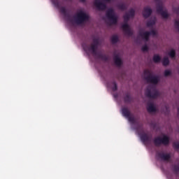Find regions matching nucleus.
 Here are the masks:
<instances>
[{
  "label": "nucleus",
  "instance_id": "nucleus-1",
  "mask_svg": "<svg viewBox=\"0 0 179 179\" xmlns=\"http://www.w3.org/2000/svg\"><path fill=\"white\" fill-rule=\"evenodd\" d=\"M99 45H100V39L94 38L92 39V43H91L90 47L84 46L83 48L85 52L90 51L94 57H96L99 59H102V61H108V57H107V55L97 52Z\"/></svg>",
  "mask_w": 179,
  "mask_h": 179
},
{
  "label": "nucleus",
  "instance_id": "nucleus-2",
  "mask_svg": "<svg viewBox=\"0 0 179 179\" xmlns=\"http://www.w3.org/2000/svg\"><path fill=\"white\" fill-rule=\"evenodd\" d=\"M145 94L149 99H157L159 97V91H157L155 86L150 85L147 87Z\"/></svg>",
  "mask_w": 179,
  "mask_h": 179
},
{
  "label": "nucleus",
  "instance_id": "nucleus-3",
  "mask_svg": "<svg viewBox=\"0 0 179 179\" xmlns=\"http://www.w3.org/2000/svg\"><path fill=\"white\" fill-rule=\"evenodd\" d=\"M145 79L148 83H152V85H157L159 83V77L153 76L152 71L148 69L144 71Z\"/></svg>",
  "mask_w": 179,
  "mask_h": 179
},
{
  "label": "nucleus",
  "instance_id": "nucleus-4",
  "mask_svg": "<svg viewBox=\"0 0 179 179\" xmlns=\"http://www.w3.org/2000/svg\"><path fill=\"white\" fill-rule=\"evenodd\" d=\"M154 145L157 147L161 146L164 145V146H167V145L170 144V137L167 135H163L162 137H157L153 140Z\"/></svg>",
  "mask_w": 179,
  "mask_h": 179
},
{
  "label": "nucleus",
  "instance_id": "nucleus-5",
  "mask_svg": "<svg viewBox=\"0 0 179 179\" xmlns=\"http://www.w3.org/2000/svg\"><path fill=\"white\" fill-rule=\"evenodd\" d=\"M89 20V15L83 10L79 11L76 13L75 17V22L77 24H83L85 22Z\"/></svg>",
  "mask_w": 179,
  "mask_h": 179
},
{
  "label": "nucleus",
  "instance_id": "nucleus-6",
  "mask_svg": "<svg viewBox=\"0 0 179 179\" xmlns=\"http://www.w3.org/2000/svg\"><path fill=\"white\" fill-rule=\"evenodd\" d=\"M123 19L124 22H126V23L122 25V30L124 31L125 34H127V36H133L134 32H132V31L131 30V28L129 27V25L128 24V23H127V22H128L129 19H131L129 14H128V13H126L123 16Z\"/></svg>",
  "mask_w": 179,
  "mask_h": 179
},
{
  "label": "nucleus",
  "instance_id": "nucleus-7",
  "mask_svg": "<svg viewBox=\"0 0 179 179\" xmlns=\"http://www.w3.org/2000/svg\"><path fill=\"white\" fill-rule=\"evenodd\" d=\"M122 114L123 117H125V118H128L129 122L131 124H135L136 122V120H135V117L131 114V110L128 109L127 107H124L122 108Z\"/></svg>",
  "mask_w": 179,
  "mask_h": 179
},
{
  "label": "nucleus",
  "instance_id": "nucleus-8",
  "mask_svg": "<svg viewBox=\"0 0 179 179\" xmlns=\"http://www.w3.org/2000/svg\"><path fill=\"white\" fill-rule=\"evenodd\" d=\"M106 17L110 21V24H117L118 22V17L114 13V10L110 8L106 11Z\"/></svg>",
  "mask_w": 179,
  "mask_h": 179
},
{
  "label": "nucleus",
  "instance_id": "nucleus-9",
  "mask_svg": "<svg viewBox=\"0 0 179 179\" xmlns=\"http://www.w3.org/2000/svg\"><path fill=\"white\" fill-rule=\"evenodd\" d=\"M139 128H141V126H138L136 129L138 131L139 135H140V139L144 143V145H146V143H149L150 142L151 138L148 134L143 131V133L139 132Z\"/></svg>",
  "mask_w": 179,
  "mask_h": 179
},
{
  "label": "nucleus",
  "instance_id": "nucleus-10",
  "mask_svg": "<svg viewBox=\"0 0 179 179\" xmlns=\"http://www.w3.org/2000/svg\"><path fill=\"white\" fill-rule=\"evenodd\" d=\"M157 12L161 15L164 19L169 18V13H167V10H163V6L162 5V3H158L157 4Z\"/></svg>",
  "mask_w": 179,
  "mask_h": 179
},
{
  "label": "nucleus",
  "instance_id": "nucleus-11",
  "mask_svg": "<svg viewBox=\"0 0 179 179\" xmlns=\"http://www.w3.org/2000/svg\"><path fill=\"white\" fill-rule=\"evenodd\" d=\"M94 4L98 10H106L107 9V5L101 2V0H95Z\"/></svg>",
  "mask_w": 179,
  "mask_h": 179
},
{
  "label": "nucleus",
  "instance_id": "nucleus-12",
  "mask_svg": "<svg viewBox=\"0 0 179 179\" xmlns=\"http://www.w3.org/2000/svg\"><path fill=\"white\" fill-rule=\"evenodd\" d=\"M157 156L164 160V162H169L171 159V155L170 154H165L164 152H158Z\"/></svg>",
  "mask_w": 179,
  "mask_h": 179
},
{
  "label": "nucleus",
  "instance_id": "nucleus-13",
  "mask_svg": "<svg viewBox=\"0 0 179 179\" xmlns=\"http://www.w3.org/2000/svg\"><path fill=\"white\" fill-rule=\"evenodd\" d=\"M152 10L150 7H145L143 11V16L145 17V19H148V17H150V15H152Z\"/></svg>",
  "mask_w": 179,
  "mask_h": 179
},
{
  "label": "nucleus",
  "instance_id": "nucleus-14",
  "mask_svg": "<svg viewBox=\"0 0 179 179\" xmlns=\"http://www.w3.org/2000/svg\"><path fill=\"white\" fill-rule=\"evenodd\" d=\"M138 36H140V37H142V38L143 40H145V41H149V37L150 36V32H149V31L143 32L142 31H139Z\"/></svg>",
  "mask_w": 179,
  "mask_h": 179
},
{
  "label": "nucleus",
  "instance_id": "nucleus-15",
  "mask_svg": "<svg viewBox=\"0 0 179 179\" xmlns=\"http://www.w3.org/2000/svg\"><path fill=\"white\" fill-rule=\"evenodd\" d=\"M114 63L116 65V66H121L122 65V60H121V58H120V56L115 55L113 57Z\"/></svg>",
  "mask_w": 179,
  "mask_h": 179
},
{
  "label": "nucleus",
  "instance_id": "nucleus-16",
  "mask_svg": "<svg viewBox=\"0 0 179 179\" xmlns=\"http://www.w3.org/2000/svg\"><path fill=\"white\" fill-rule=\"evenodd\" d=\"M147 110L148 113H156V106H155V104L153 103H150L147 106Z\"/></svg>",
  "mask_w": 179,
  "mask_h": 179
},
{
  "label": "nucleus",
  "instance_id": "nucleus-17",
  "mask_svg": "<svg viewBox=\"0 0 179 179\" xmlns=\"http://www.w3.org/2000/svg\"><path fill=\"white\" fill-rule=\"evenodd\" d=\"M124 103H131L132 101V97H131V94L129 93L126 94L124 97Z\"/></svg>",
  "mask_w": 179,
  "mask_h": 179
},
{
  "label": "nucleus",
  "instance_id": "nucleus-18",
  "mask_svg": "<svg viewBox=\"0 0 179 179\" xmlns=\"http://www.w3.org/2000/svg\"><path fill=\"white\" fill-rule=\"evenodd\" d=\"M60 12L64 15V16H66V17H69V14H68V11L65 7H61Z\"/></svg>",
  "mask_w": 179,
  "mask_h": 179
},
{
  "label": "nucleus",
  "instance_id": "nucleus-19",
  "mask_svg": "<svg viewBox=\"0 0 179 179\" xmlns=\"http://www.w3.org/2000/svg\"><path fill=\"white\" fill-rule=\"evenodd\" d=\"M168 55H169L170 58H171L172 59H176V50H171L168 53Z\"/></svg>",
  "mask_w": 179,
  "mask_h": 179
},
{
  "label": "nucleus",
  "instance_id": "nucleus-20",
  "mask_svg": "<svg viewBox=\"0 0 179 179\" xmlns=\"http://www.w3.org/2000/svg\"><path fill=\"white\" fill-rule=\"evenodd\" d=\"M152 59L155 64H157V63L160 62V61H162V57H160V56L159 55H155L153 56Z\"/></svg>",
  "mask_w": 179,
  "mask_h": 179
},
{
  "label": "nucleus",
  "instance_id": "nucleus-21",
  "mask_svg": "<svg viewBox=\"0 0 179 179\" xmlns=\"http://www.w3.org/2000/svg\"><path fill=\"white\" fill-rule=\"evenodd\" d=\"M111 43L112 44H117V43H118V36L113 35L111 37Z\"/></svg>",
  "mask_w": 179,
  "mask_h": 179
},
{
  "label": "nucleus",
  "instance_id": "nucleus-22",
  "mask_svg": "<svg viewBox=\"0 0 179 179\" xmlns=\"http://www.w3.org/2000/svg\"><path fill=\"white\" fill-rule=\"evenodd\" d=\"M170 64V60L169 59V57H164L162 59V64L164 66H167Z\"/></svg>",
  "mask_w": 179,
  "mask_h": 179
},
{
  "label": "nucleus",
  "instance_id": "nucleus-23",
  "mask_svg": "<svg viewBox=\"0 0 179 179\" xmlns=\"http://www.w3.org/2000/svg\"><path fill=\"white\" fill-rule=\"evenodd\" d=\"M112 85H113V86H112L111 89H112L113 92H117L118 90V86L117 85V83L115 81H113L112 83Z\"/></svg>",
  "mask_w": 179,
  "mask_h": 179
},
{
  "label": "nucleus",
  "instance_id": "nucleus-24",
  "mask_svg": "<svg viewBox=\"0 0 179 179\" xmlns=\"http://www.w3.org/2000/svg\"><path fill=\"white\" fill-rule=\"evenodd\" d=\"M127 13L129 14V16L130 17H134V16H135V10H134V8H131Z\"/></svg>",
  "mask_w": 179,
  "mask_h": 179
},
{
  "label": "nucleus",
  "instance_id": "nucleus-25",
  "mask_svg": "<svg viewBox=\"0 0 179 179\" xmlns=\"http://www.w3.org/2000/svg\"><path fill=\"white\" fill-rule=\"evenodd\" d=\"M155 20H150L147 22V27H152V26H155Z\"/></svg>",
  "mask_w": 179,
  "mask_h": 179
},
{
  "label": "nucleus",
  "instance_id": "nucleus-26",
  "mask_svg": "<svg viewBox=\"0 0 179 179\" xmlns=\"http://www.w3.org/2000/svg\"><path fill=\"white\" fill-rule=\"evenodd\" d=\"M173 171L174 173H178L179 172V165H173Z\"/></svg>",
  "mask_w": 179,
  "mask_h": 179
},
{
  "label": "nucleus",
  "instance_id": "nucleus-27",
  "mask_svg": "<svg viewBox=\"0 0 179 179\" xmlns=\"http://www.w3.org/2000/svg\"><path fill=\"white\" fill-rule=\"evenodd\" d=\"M119 9H121V10H125V9H127V6H125V4H120L118 6Z\"/></svg>",
  "mask_w": 179,
  "mask_h": 179
},
{
  "label": "nucleus",
  "instance_id": "nucleus-28",
  "mask_svg": "<svg viewBox=\"0 0 179 179\" xmlns=\"http://www.w3.org/2000/svg\"><path fill=\"white\" fill-rule=\"evenodd\" d=\"M173 11L174 12V13H176V15H179V8L178 7H173Z\"/></svg>",
  "mask_w": 179,
  "mask_h": 179
},
{
  "label": "nucleus",
  "instance_id": "nucleus-29",
  "mask_svg": "<svg viewBox=\"0 0 179 179\" xmlns=\"http://www.w3.org/2000/svg\"><path fill=\"white\" fill-rule=\"evenodd\" d=\"M142 51H143L144 52L146 51H149V47H148L146 45H143L141 48Z\"/></svg>",
  "mask_w": 179,
  "mask_h": 179
},
{
  "label": "nucleus",
  "instance_id": "nucleus-30",
  "mask_svg": "<svg viewBox=\"0 0 179 179\" xmlns=\"http://www.w3.org/2000/svg\"><path fill=\"white\" fill-rule=\"evenodd\" d=\"M174 26H175L176 29H178V30L179 31V21L178 20H175Z\"/></svg>",
  "mask_w": 179,
  "mask_h": 179
},
{
  "label": "nucleus",
  "instance_id": "nucleus-31",
  "mask_svg": "<svg viewBox=\"0 0 179 179\" xmlns=\"http://www.w3.org/2000/svg\"><path fill=\"white\" fill-rule=\"evenodd\" d=\"M173 146L174 149H179V143L178 142L173 143Z\"/></svg>",
  "mask_w": 179,
  "mask_h": 179
},
{
  "label": "nucleus",
  "instance_id": "nucleus-32",
  "mask_svg": "<svg viewBox=\"0 0 179 179\" xmlns=\"http://www.w3.org/2000/svg\"><path fill=\"white\" fill-rule=\"evenodd\" d=\"M170 75H171V71L169 70H165L164 76H170Z\"/></svg>",
  "mask_w": 179,
  "mask_h": 179
},
{
  "label": "nucleus",
  "instance_id": "nucleus-33",
  "mask_svg": "<svg viewBox=\"0 0 179 179\" xmlns=\"http://www.w3.org/2000/svg\"><path fill=\"white\" fill-rule=\"evenodd\" d=\"M150 33V36H156V31L155 30H151L150 31H149Z\"/></svg>",
  "mask_w": 179,
  "mask_h": 179
},
{
  "label": "nucleus",
  "instance_id": "nucleus-34",
  "mask_svg": "<svg viewBox=\"0 0 179 179\" xmlns=\"http://www.w3.org/2000/svg\"><path fill=\"white\" fill-rule=\"evenodd\" d=\"M54 3L57 8H59V3L58 1H55Z\"/></svg>",
  "mask_w": 179,
  "mask_h": 179
},
{
  "label": "nucleus",
  "instance_id": "nucleus-35",
  "mask_svg": "<svg viewBox=\"0 0 179 179\" xmlns=\"http://www.w3.org/2000/svg\"><path fill=\"white\" fill-rule=\"evenodd\" d=\"M81 2H85L86 0H80Z\"/></svg>",
  "mask_w": 179,
  "mask_h": 179
},
{
  "label": "nucleus",
  "instance_id": "nucleus-36",
  "mask_svg": "<svg viewBox=\"0 0 179 179\" xmlns=\"http://www.w3.org/2000/svg\"><path fill=\"white\" fill-rule=\"evenodd\" d=\"M105 1H106V2H110V1H111V0H105Z\"/></svg>",
  "mask_w": 179,
  "mask_h": 179
},
{
  "label": "nucleus",
  "instance_id": "nucleus-37",
  "mask_svg": "<svg viewBox=\"0 0 179 179\" xmlns=\"http://www.w3.org/2000/svg\"><path fill=\"white\" fill-rule=\"evenodd\" d=\"M178 114L179 115V108H178Z\"/></svg>",
  "mask_w": 179,
  "mask_h": 179
},
{
  "label": "nucleus",
  "instance_id": "nucleus-38",
  "mask_svg": "<svg viewBox=\"0 0 179 179\" xmlns=\"http://www.w3.org/2000/svg\"><path fill=\"white\" fill-rule=\"evenodd\" d=\"M156 1H159V0H156Z\"/></svg>",
  "mask_w": 179,
  "mask_h": 179
}]
</instances>
